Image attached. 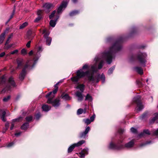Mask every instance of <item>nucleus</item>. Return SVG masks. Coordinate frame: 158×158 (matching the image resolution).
I'll return each instance as SVG.
<instances>
[{"label": "nucleus", "mask_w": 158, "mask_h": 158, "mask_svg": "<svg viewBox=\"0 0 158 158\" xmlns=\"http://www.w3.org/2000/svg\"><path fill=\"white\" fill-rule=\"evenodd\" d=\"M124 40V38L120 37L110 48L108 51H105L96 55L93 60V64L90 65L85 64L83 66L82 69H101L106 64V61L108 64H110L115 57V53L122 48V43Z\"/></svg>", "instance_id": "f257e3e1"}, {"label": "nucleus", "mask_w": 158, "mask_h": 158, "mask_svg": "<svg viewBox=\"0 0 158 158\" xmlns=\"http://www.w3.org/2000/svg\"><path fill=\"white\" fill-rule=\"evenodd\" d=\"M90 70V71L84 72L83 70H78L76 72V75L80 79L86 76L89 81L93 82H98L100 80H102V83L105 82V77L103 73L101 75H100L98 70Z\"/></svg>", "instance_id": "f03ea898"}, {"label": "nucleus", "mask_w": 158, "mask_h": 158, "mask_svg": "<svg viewBox=\"0 0 158 158\" xmlns=\"http://www.w3.org/2000/svg\"><path fill=\"white\" fill-rule=\"evenodd\" d=\"M42 51L41 47H39L37 51L34 54V61L32 60H28L26 63L23 59L21 58H18L17 60L18 66L19 67L23 68V69H31L34 68L39 58L41 56L40 53Z\"/></svg>", "instance_id": "7ed1b4c3"}, {"label": "nucleus", "mask_w": 158, "mask_h": 158, "mask_svg": "<svg viewBox=\"0 0 158 158\" xmlns=\"http://www.w3.org/2000/svg\"><path fill=\"white\" fill-rule=\"evenodd\" d=\"M147 54L145 52H139L137 55H132L130 57L131 60H133L135 59H137L142 66L144 67L145 66V64L146 62V58Z\"/></svg>", "instance_id": "20e7f679"}, {"label": "nucleus", "mask_w": 158, "mask_h": 158, "mask_svg": "<svg viewBox=\"0 0 158 158\" xmlns=\"http://www.w3.org/2000/svg\"><path fill=\"white\" fill-rule=\"evenodd\" d=\"M57 88L55 89L52 92H51L46 95V97L47 98L50 96L48 98L47 102L49 104H52L55 107L58 106L60 104V101L58 99H56L52 101V99L54 97V94L57 92Z\"/></svg>", "instance_id": "39448f33"}, {"label": "nucleus", "mask_w": 158, "mask_h": 158, "mask_svg": "<svg viewBox=\"0 0 158 158\" xmlns=\"http://www.w3.org/2000/svg\"><path fill=\"white\" fill-rule=\"evenodd\" d=\"M134 141L132 140L129 142L125 144V145H120L118 146V145L114 144L112 142H111L110 144L109 148L110 149L116 150H120L125 148H130L133 146L134 145Z\"/></svg>", "instance_id": "423d86ee"}, {"label": "nucleus", "mask_w": 158, "mask_h": 158, "mask_svg": "<svg viewBox=\"0 0 158 158\" xmlns=\"http://www.w3.org/2000/svg\"><path fill=\"white\" fill-rule=\"evenodd\" d=\"M141 97L138 95L134 97L133 99V102L137 104V110L138 111L141 110L143 108V106L141 102Z\"/></svg>", "instance_id": "0eeeda50"}, {"label": "nucleus", "mask_w": 158, "mask_h": 158, "mask_svg": "<svg viewBox=\"0 0 158 158\" xmlns=\"http://www.w3.org/2000/svg\"><path fill=\"white\" fill-rule=\"evenodd\" d=\"M40 32L44 34V37L46 39V44L48 45H50L52 41V38L50 37H48L49 33L46 29H44L42 31H40Z\"/></svg>", "instance_id": "6e6552de"}, {"label": "nucleus", "mask_w": 158, "mask_h": 158, "mask_svg": "<svg viewBox=\"0 0 158 158\" xmlns=\"http://www.w3.org/2000/svg\"><path fill=\"white\" fill-rule=\"evenodd\" d=\"M68 3V2L67 1H63L62 2L57 9V13L58 15L61 14L63 10L67 7Z\"/></svg>", "instance_id": "1a4fd4ad"}, {"label": "nucleus", "mask_w": 158, "mask_h": 158, "mask_svg": "<svg viewBox=\"0 0 158 158\" xmlns=\"http://www.w3.org/2000/svg\"><path fill=\"white\" fill-rule=\"evenodd\" d=\"M85 141L84 140H82L79 141L77 143H74L70 146L68 149V152L69 153L72 152L76 147H78L85 143Z\"/></svg>", "instance_id": "9d476101"}, {"label": "nucleus", "mask_w": 158, "mask_h": 158, "mask_svg": "<svg viewBox=\"0 0 158 158\" xmlns=\"http://www.w3.org/2000/svg\"><path fill=\"white\" fill-rule=\"evenodd\" d=\"M55 6V5L51 3H45L43 6L44 10L47 13L50 12Z\"/></svg>", "instance_id": "9b49d317"}, {"label": "nucleus", "mask_w": 158, "mask_h": 158, "mask_svg": "<svg viewBox=\"0 0 158 158\" xmlns=\"http://www.w3.org/2000/svg\"><path fill=\"white\" fill-rule=\"evenodd\" d=\"M9 30V28L6 29V30L0 35V45L3 43L5 39L6 34L8 33Z\"/></svg>", "instance_id": "f8f14e48"}, {"label": "nucleus", "mask_w": 158, "mask_h": 158, "mask_svg": "<svg viewBox=\"0 0 158 158\" xmlns=\"http://www.w3.org/2000/svg\"><path fill=\"white\" fill-rule=\"evenodd\" d=\"M6 112L4 110L0 109V118L3 122L6 121Z\"/></svg>", "instance_id": "ddd939ff"}, {"label": "nucleus", "mask_w": 158, "mask_h": 158, "mask_svg": "<svg viewBox=\"0 0 158 158\" xmlns=\"http://www.w3.org/2000/svg\"><path fill=\"white\" fill-rule=\"evenodd\" d=\"M90 128L89 127H87L85 131L83 132H81L79 135V137L80 138H85L86 136V135L88 134L90 131Z\"/></svg>", "instance_id": "4468645a"}, {"label": "nucleus", "mask_w": 158, "mask_h": 158, "mask_svg": "<svg viewBox=\"0 0 158 158\" xmlns=\"http://www.w3.org/2000/svg\"><path fill=\"white\" fill-rule=\"evenodd\" d=\"M43 11L41 10H39L37 12V15L38 17H37L34 20V22L37 23L42 18V14Z\"/></svg>", "instance_id": "2eb2a0df"}, {"label": "nucleus", "mask_w": 158, "mask_h": 158, "mask_svg": "<svg viewBox=\"0 0 158 158\" xmlns=\"http://www.w3.org/2000/svg\"><path fill=\"white\" fill-rule=\"evenodd\" d=\"M35 35V34L31 30H29L27 33V37L28 40H32Z\"/></svg>", "instance_id": "dca6fc26"}, {"label": "nucleus", "mask_w": 158, "mask_h": 158, "mask_svg": "<svg viewBox=\"0 0 158 158\" xmlns=\"http://www.w3.org/2000/svg\"><path fill=\"white\" fill-rule=\"evenodd\" d=\"M88 148L84 149L81 152L79 153V156L81 158L84 157L85 155H87L88 154Z\"/></svg>", "instance_id": "f3484780"}, {"label": "nucleus", "mask_w": 158, "mask_h": 158, "mask_svg": "<svg viewBox=\"0 0 158 158\" xmlns=\"http://www.w3.org/2000/svg\"><path fill=\"white\" fill-rule=\"evenodd\" d=\"M154 115V117L150 120V123H153L155 121L158 123V113H155Z\"/></svg>", "instance_id": "a211bd4d"}, {"label": "nucleus", "mask_w": 158, "mask_h": 158, "mask_svg": "<svg viewBox=\"0 0 158 158\" xmlns=\"http://www.w3.org/2000/svg\"><path fill=\"white\" fill-rule=\"evenodd\" d=\"M22 118L23 117H22L20 116L18 118L13 119L12 120V123H11V125L10 127V129L11 130H12L13 129L14 127V124L13 123L16 122H19L21 121L22 120Z\"/></svg>", "instance_id": "6ab92c4d"}, {"label": "nucleus", "mask_w": 158, "mask_h": 158, "mask_svg": "<svg viewBox=\"0 0 158 158\" xmlns=\"http://www.w3.org/2000/svg\"><path fill=\"white\" fill-rule=\"evenodd\" d=\"M80 79V78L77 77V75L76 76L72 77L71 78V80L74 84H79V81Z\"/></svg>", "instance_id": "aec40b11"}, {"label": "nucleus", "mask_w": 158, "mask_h": 158, "mask_svg": "<svg viewBox=\"0 0 158 158\" xmlns=\"http://www.w3.org/2000/svg\"><path fill=\"white\" fill-rule=\"evenodd\" d=\"M59 16L57 15L56 16V19L55 20H51L50 21L49 24L52 27H54L56 25V22L57 19L59 18Z\"/></svg>", "instance_id": "412c9836"}, {"label": "nucleus", "mask_w": 158, "mask_h": 158, "mask_svg": "<svg viewBox=\"0 0 158 158\" xmlns=\"http://www.w3.org/2000/svg\"><path fill=\"white\" fill-rule=\"evenodd\" d=\"M26 75V70H22L21 73L20 74L19 76V79L20 80H23L24 79Z\"/></svg>", "instance_id": "4be33fe9"}, {"label": "nucleus", "mask_w": 158, "mask_h": 158, "mask_svg": "<svg viewBox=\"0 0 158 158\" xmlns=\"http://www.w3.org/2000/svg\"><path fill=\"white\" fill-rule=\"evenodd\" d=\"M81 93L78 91L76 93V96L78 98V100L79 101H82L83 99V96Z\"/></svg>", "instance_id": "5701e85b"}, {"label": "nucleus", "mask_w": 158, "mask_h": 158, "mask_svg": "<svg viewBox=\"0 0 158 158\" xmlns=\"http://www.w3.org/2000/svg\"><path fill=\"white\" fill-rule=\"evenodd\" d=\"M143 81V79L142 78L138 79L136 81V84L139 87H142L144 85V84L142 83Z\"/></svg>", "instance_id": "b1692460"}, {"label": "nucleus", "mask_w": 158, "mask_h": 158, "mask_svg": "<svg viewBox=\"0 0 158 158\" xmlns=\"http://www.w3.org/2000/svg\"><path fill=\"white\" fill-rule=\"evenodd\" d=\"M78 85L77 86L76 88L79 89L82 93L84 90L85 85L83 84H78Z\"/></svg>", "instance_id": "393cba45"}, {"label": "nucleus", "mask_w": 158, "mask_h": 158, "mask_svg": "<svg viewBox=\"0 0 158 158\" xmlns=\"http://www.w3.org/2000/svg\"><path fill=\"white\" fill-rule=\"evenodd\" d=\"M8 82L9 84H10L12 86L15 87V83L13 80V78L12 77H10L9 78Z\"/></svg>", "instance_id": "a878e982"}, {"label": "nucleus", "mask_w": 158, "mask_h": 158, "mask_svg": "<svg viewBox=\"0 0 158 158\" xmlns=\"http://www.w3.org/2000/svg\"><path fill=\"white\" fill-rule=\"evenodd\" d=\"M86 111V108H84V110L82 109H79L77 111V114L79 115L82 113H85Z\"/></svg>", "instance_id": "bb28decb"}, {"label": "nucleus", "mask_w": 158, "mask_h": 158, "mask_svg": "<svg viewBox=\"0 0 158 158\" xmlns=\"http://www.w3.org/2000/svg\"><path fill=\"white\" fill-rule=\"evenodd\" d=\"M42 108L43 110L45 111H48L50 109V107L48 105H44L42 106Z\"/></svg>", "instance_id": "cd10ccee"}, {"label": "nucleus", "mask_w": 158, "mask_h": 158, "mask_svg": "<svg viewBox=\"0 0 158 158\" xmlns=\"http://www.w3.org/2000/svg\"><path fill=\"white\" fill-rule=\"evenodd\" d=\"M79 13V11L75 10L70 12L69 14V15L70 16H73L78 14Z\"/></svg>", "instance_id": "c85d7f7f"}, {"label": "nucleus", "mask_w": 158, "mask_h": 158, "mask_svg": "<svg viewBox=\"0 0 158 158\" xmlns=\"http://www.w3.org/2000/svg\"><path fill=\"white\" fill-rule=\"evenodd\" d=\"M144 134L148 135H150V131L148 130H143V133H140L139 135V136L140 137L143 136H144Z\"/></svg>", "instance_id": "c756f323"}, {"label": "nucleus", "mask_w": 158, "mask_h": 158, "mask_svg": "<svg viewBox=\"0 0 158 158\" xmlns=\"http://www.w3.org/2000/svg\"><path fill=\"white\" fill-rule=\"evenodd\" d=\"M29 127V123L27 122L24 123L21 126V128L23 130H26Z\"/></svg>", "instance_id": "7c9ffc66"}, {"label": "nucleus", "mask_w": 158, "mask_h": 158, "mask_svg": "<svg viewBox=\"0 0 158 158\" xmlns=\"http://www.w3.org/2000/svg\"><path fill=\"white\" fill-rule=\"evenodd\" d=\"M41 47L42 49V51L43 50V48H42V47H41V46H39V47H38L37 48H36V49L35 50V51H34V52H33V51L32 50H31V51L29 53V55H32V54H33V60H32V61H34V54L35 53V52H36L37 51V50L38 49V48H39V47Z\"/></svg>", "instance_id": "2f4dec72"}, {"label": "nucleus", "mask_w": 158, "mask_h": 158, "mask_svg": "<svg viewBox=\"0 0 158 158\" xmlns=\"http://www.w3.org/2000/svg\"><path fill=\"white\" fill-rule=\"evenodd\" d=\"M62 98L65 100H70V97L68 94H62L61 95Z\"/></svg>", "instance_id": "473e14b6"}, {"label": "nucleus", "mask_w": 158, "mask_h": 158, "mask_svg": "<svg viewBox=\"0 0 158 158\" xmlns=\"http://www.w3.org/2000/svg\"><path fill=\"white\" fill-rule=\"evenodd\" d=\"M92 100V96L89 94H88L85 97V100L91 101Z\"/></svg>", "instance_id": "72a5a7b5"}, {"label": "nucleus", "mask_w": 158, "mask_h": 158, "mask_svg": "<svg viewBox=\"0 0 158 158\" xmlns=\"http://www.w3.org/2000/svg\"><path fill=\"white\" fill-rule=\"evenodd\" d=\"M28 25V23L27 22H25L20 26L19 28L20 29H22L27 26Z\"/></svg>", "instance_id": "f704fd0d"}, {"label": "nucleus", "mask_w": 158, "mask_h": 158, "mask_svg": "<svg viewBox=\"0 0 158 158\" xmlns=\"http://www.w3.org/2000/svg\"><path fill=\"white\" fill-rule=\"evenodd\" d=\"M15 6H14V9L13 10V12L10 16V18L8 19V21H9L10 19L13 17L14 15L15 14Z\"/></svg>", "instance_id": "c9c22d12"}, {"label": "nucleus", "mask_w": 158, "mask_h": 158, "mask_svg": "<svg viewBox=\"0 0 158 158\" xmlns=\"http://www.w3.org/2000/svg\"><path fill=\"white\" fill-rule=\"evenodd\" d=\"M6 81V79L5 76H3L1 78H0V84H3Z\"/></svg>", "instance_id": "e433bc0d"}, {"label": "nucleus", "mask_w": 158, "mask_h": 158, "mask_svg": "<svg viewBox=\"0 0 158 158\" xmlns=\"http://www.w3.org/2000/svg\"><path fill=\"white\" fill-rule=\"evenodd\" d=\"M83 121L87 125L89 124L91 122L89 119H83Z\"/></svg>", "instance_id": "4c0bfd02"}, {"label": "nucleus", "mask_w": 158, "mask_h": 158, "mask_svg": "<svg viewBox=\"0 0 158 158\" xmlns=\"http://www.w3.org/2000/svg\"><path fill=\"white\" fill-rule=\"evenodd\" d=\"M148 115V113L147 112L144 113L140 117V118L141 119H143L146 117Z\"/></svg>", "instance_id": "58836bf2"}, {"label": "nucleus", "mask_w": 158, "mask_h": 158, "mask_svg": "<svg viewBox=\"0 0 158 158\" xmlns=\"http://www.w3.org/2000/svg\"><path fill=\"white\" fill-rule=\"evenodd\" d=\"M32 117L31 116H29L26 117V120L27 122L31 121L32 120Z\"/></svg>", "instance_id": "ea45409f"}, {"label": "nucleus", "mask_w": 158, "mask_h": 158, "mask_svg": "<svg viewBox=\"0 0 158 158\" xmlns=\"http://www.w3.org/2000/svg\"><path fill=\"white\" fill-rule=\"evenodd\" d=\"M9 123L8 122L6 123L5 125V131H3V133H5L6 132V131L9 128Z\"/></svg>", "instance_id": "a19ab883"}, {"label": "nucleus", "mask_w": 158, "mask_h": 158, "mask_svg": "<svg viewBox=\"0 0 158 158\" xmlns=\"http://www.w3.org/2000/svg\"><path fill=\"white\" fill-rule=\"evenodd\" d=\"M56 13V10L53 11L51 14L49 16V17L50 19L52 18L54 16L55 14Z\"/></svg>", "instance_id": "79ce46f5"}, {"label": "nucleus", "mask_w": 158, "mask_h": 158, "mask_svg": "<svg viewBox=\"0 0 158 158\" xmlns=\"http://www.w3.org/2000/svg\"><path fill=\"white\" fill-rule=\"evenodd\" d=\"M10 95H9L6 97H4L3 99V101L4 102H6L10 99Z\"/></svg>", "instance_id": "37998d69"}, {"label": "nucleus", "mask_w": 158, "mask_h": 158, "mask_svg": "<svg viewBox=\"0 0 158 158\" xmlns=\"http://www.w3.org/2000/svg\"><path fill=\"white\" fill-rule=\"evenodd\" d=\"M135 72L138 73L142 75L143 73V70H135Z\"/></svg>", "instance_id": "c03bdc74"}, {"label": "nucleus", "mask_w": 158, "mask_h": 158, "mask_svg": "<svg viewBox=\"0 0 158 158\" xmlns=\"http://www.w3.org/2000/svg\"><path fill=\"white\" fill-rule=\"evenodd\" d=\"M114 41L113 39L111 37H109L107 39L106 42H111Z\"/></svg>", "instance_id": "a18cd8bd"}, {"label": "nucleus", "mask_w": 158, "mask_h": 158, "mask_svg": "<svg viewBox=\"0 0 158 158\" xmlns=\"http://www.w3.org/2000/svg\"><path fill=\"white\" fill-rule=\"evenodd\" d=\"M152 142L151 141H149L148 142H147L144 143H142V144H141L140 145V146L142 147V146H143L147 144H150L151 143H152Z\"/></svg>", "instance_id": "49530a36"}, {"label": "nucleus", "mask_w": 158, "mask_h": 158, "mask_svg": "<svg viewBox=\"0 0 158 158\" xmlns=\"http://www.w3.org/2000/svg\"><path fill=\"white\" fill-rule=\"evenodd\" d=\"M131 131L133 133H136L137 132V130L135 128L132 127L131 129Z\"/></svg>", "instance_id": "de8ad7c7"}, {"label": "nucleus", "mask_w": 158, "mask_h": 158, "mask_svg": "<svg viewBox=\"0 0 158 158\" xmlns=\"http://www.w3.org/2000/svg\"><path fill=\"white\" fill-rule=\"evenodd\" d=\"M41 116L40 113H39L35 115V118L36 120H38Z\"/></svg>", "instance_id": "09e8293b"}, {"label": "nucleus", "mask_w": 158, "mask_h": 158, "mask_svg": "<svg viewBox=\"0 0 158 158\" xmlns=\"http://www.w3.org/2000/svg\"><path fill=\"white\" fill-rule=\"evenodd\" d=\"M21 53L25 55L27 54L26 50L25 48H23L21 50Z\"/></svg>", "instance_id": "8fccbe9b"}, {"label": "nucleus", "mask_w": 158, "mask_h": 158, "mask_svg": "<svg viewBox=\"0 0 158 158\" xmlns=\"http://www.w3.org/2000/svg\"><path fill=\"white\" fill-rule=\"evenodd\" d=\"M152 133L153 135H154L158 136V129L157 130L153 132Z\"/></svg>", "instance_id": "3c124183"}, {"label": "nucleus", "mask_w": 158, "mask_h": 158, "mask_svg": "<svg viewBox=\"0 0 158 158\" xmlns=\"http://www.w3.org/2000/svg\"><path fill=\"white\" fill-rule=\"evenodd\" d=\"M95 114L93 115L90 118V120L91 122L93 121L94 119L95 118Z\"/></svg>", "instance_id": "603ef678"}, {"label": "nucleus", "mask_w": 158, "mask_h": 158, "mask_svg": "<svg viewBox=\"0 0 158 158\" xmlns=\"http://www.w3.org/2000/svg\"><path fill=\"white\" fill-rule=\"evenodd\" d=\"M10 85L7 86L4 89L5 90H10Z\"/></svg>", "instance_id": "864d4df0"}, {"label": "nucleus", "mask_w": 158, "mask_h": 158, "mask_svg": "<svg viewBox=\"0 0 158 158\" xmlns=\"http://www.w3.org/2000/svg\"><path fill=\"white\" fill-rule=\"evenodd\" d=\"M18 52V50L17 49L15 50L14 51H12L10 52V54H15L17 53Z\"/></svg>", "instance_id": "5fc2aeb1"}, {"label": "nucleus", "mask_w": 158, "mask_h": 158, "mask_svg": "<svg viewBox=\"0 0 158 158\" xmlns=\"http://www.w3.org/2000/svg\"><path fill=\"white\" fill-rule=\"evenodd\" d=\"M31 40H30V41H29L26 44V46L27 47L29 48V47H30V44H31Z\"/></svg>", "instance_id": "6e6d98bb"}, {"label": "nucleus", "mask_w": 158, "mask_h": 158, "mask_svg": "<svg viewBox=\"0 0 158 158\" xmlns=\"http://www.w3.org/2000/svg\"><path fill=\"white\" fill-rule=\"evenodd\" d=\"M14 143L13 142H11L9 143L7 145V147H10L12 146L14 144Z\"/></svg>", "instance_id": "4d7b16f0"}, {"label": "nucleus", "mask_w": 158, "mask_h": 158, "mask_svg": "<svg viewBox=\"0 0 158 158\" xmlns=\"http://www.w3.org/2000/svg\"><path fill=\"white\" fill-rule=\"evenodd\" d=\"M136 28L135 27H133L132 28V32H131L132 34L134 33L136 30Z\"/></svg>", "instance_id": "13d9d810"}, {"label": "nucleus", "mask_w": 158, "mask_h": 158, "mask_svg": "<svg viewBox=\"0 0 158 158\" xmlns=\"http://www.w3.org/2000/svg\"><path fill=\"white\" fill-rule=\"evenodd\" d=\"M10 39H9L8 38L6 40V43L5 44V46H6V44H9V43L10 42Z\"/></svg>", "instance_id": "bf43d9fd"}, {"label": "nucleus", "mask_w": 158, "mask_h": 158, "mask_svg": "<svg viewBox=\"0 0 158 158\" xmlns=\"http://www.w3.org/2000/svg\"><path fill=\"white\" fill-rule=\"evenodd\" d=\"M113 72V70H108V74H110L112 73Z\"/></svg>", "instance_id": "052dcab7"}, {"label": "nucleus", "mask_w": 158, "mask_h": 158, "mask_svg": "<svg viewBox=\"0 0 158 158\" xmlns=\"http://www.w3.org/2000/svg\"><path fill=\"white\" fill-rule=\"evenodd\" d=\"M118 131L120 133H122L124 131V130L123 129H120L118 130Z\"/></svg>", "instance_id": "680f3d73"}, {"label": "nucleus", "mask_w": 158, "mask_h": 158, "mask_svg": "<svg viewBox=\"0 0 158 158\" xmlns=\"http://www.w3.org/2000/svg\"><path fill=\"white\" fill-rule=\"evenodd\" d=\"M5 52H2L0 54V57H2L5 55Z\"/></svg>", "instance_id": "e2e57ef3"}, {"label": "nucleus", "mask_w": 158, "mask_h": 158, "mask_svg": "<svg viewBox=\"0 0 158 158\" xmlns=\"http://www.w3.org/2000/svg\"><path fill=\"white\" fill-rule=\"evenodd\" d=\"M12 44L8 45H7V46H6V48L7 49H8L9 48L11 47H12Z\"/></svg>", "instance_id": "0e129e2a"}, {"label": "nucleus", "mask_w": 158, "mask_h": 158, "mask_svg": "<svg viewBox=\"0 0 158 158\" xmlns=\"http://www.w3.org/2000/svg\"><path fill=\"white\" fill-rule=\"evenodd\" d=\"M13 36V34L11 33L8 36V38L10 39H11Z\"/></svg>", "instance_id": "69168bd1"}, {"label": "nucleus", "mask_w": 158, "mask_h": 158, "mask_svg": "<svg viewBox=\"0 0 158 158\" xmlns=\"http://www.w3.org/2000/svg\"><path fill=\"white\" fill-rule=\"evenodd\" d=\"M59 82H57L55 85V89H56V88H57V89H58V87L57 86V85L58 84H59Z\"/></svg>", "instance_id": "338daca9"}, {"label": "nucleus", "mask_w": 158, "mask_h": 158, "mask_svg": "<svg viewBox=\"0 0 158 158\" xmlns=\"http://www.w3.org/2000/svg\"><path fill=\"white\" fill-rule=\"evenodd\" d=\"M20 134H21L20 132L17 133L15 134V136H18L19 135H20Z\"/></svg>", "instance_id": "774afa93"}]
</instances>
